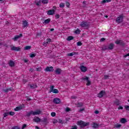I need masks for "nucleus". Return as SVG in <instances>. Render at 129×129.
I'll return each instance as SVG.
<instances>
[{
    "label": "nucleus",
    "instance_id": "obj_41",
    "mask_svg": "<svg viewBox=\"0 0 129 129\" xmlns=\"http://www.w3.org/2000/svg\"><path fill=\"white\" fill-rule=\"evenodd\" d=\"M75 33H76V34H79V33H80V30H79V29H77V30L75 31Z\"/></svg>",
    "mask_w": 129,
    "mask_h": 129
},
{
    "label": "nucleus",
    "instance_id": "obj_58",
    "mask_svg": "<svg viewBox=\"0 0 129 129\" xmlns=\"http://www.w3.org/2000/svg\"><path fill=\"white\" fill-rule=\"evenodd\" d=\"M69 6H70V4H69V3H67V7H69Z\"/></svg>",
    "mask_w": 129,
    "mask_h": 129
},
{
    "label": "nucleus",
    "instance_id": "obj_63",
    "mask_svg": "<svg viewBox=\"0 0 129 129\" xmlns=\"http://www.w3.org/2000/svg\"><path fill=\"white\" fill-rule=\"evenodd\" d=\"M72 98H76V96H72Z\"/></svg>",
    "mask_w": 129,
    "mask_h": 129
},
{
    "label": "nucleus",
    "instance_id": "obj_21",
    "mask_svg": "<svg viewBox=\"0 0 129 129\" xmlns=\"http://www.w3.org/2000/svg\"><path fill=\"white\" fill-rule=\"evenodd\" d=\"M77 54V52H74L70 53L68 54V56H74V55H76Z\"/></svg>",
    "mask_w": 129,
    "mask_h": 129
},
{
    "label": "nucleus",
    "instance_id": "obj_43",
    "mask_svg": "<svg viewBox=\"0 0 129 129\" xmlns=\"http://www.w3.org/2000/svg\"><path fill=\"white\" fill-rule=\"evenodd\" d=\"M71 129H77V125L72 126Z\"/></svg>",
    "mask_w": 129,
    "mask_h": 129
},
{
    "label": "nucleus",
    "instance_id": "obj_37",
    "mask_svg": "<svg viewBox=\"0 0 129 129\" xmlns=\"http://www.w3.org/2000/svg\"><path fill=\"white\" fill-rule=\"evenodd\" d=\"M9 113L10 115H12V116L15 115V112H14L13 111H11Z\"/></svg>",
    "mask_w": 129,
    "mask_h": 129
},
{
    "label": "nucleus",
    "instance_id": "obj_62",
    "mask_svg": "<svg viewBox=\"0 0 129 129\" xmlns=\"http://www.w3.org/2000/svg\"><path fill=\"white\" fill-rule=\"evenodd\" d=\"M36 129H40V128L38 126H35Z\"/></svg>",
    "mask_w": 129,
    "mask_h": 129
},
{
    "label": "nucleus",
    "instance_id": "obj_44",
    "mask_svg": "<svg viewBox=\"0 0 129 129\" xmlns=\"http://www.w3.org/2000/svg\"><path fill=\"white\" fill-rule=\"evenodd\" d=\"M36 71H41L42 68H38L36 69Z\"/></svg>",
    "mask_w": 129,
    "mask_h": 129
},
{
    "label": "nucleus",
    "instance_id": "obj_28",
    "mask_svg": "<svg viewBox=\"0 0 129 129\" xmlns=\"http://www.w3.org/2000/svg\"><path fill=\"white\" fill-rule=\"evenodd\" d=\"M115 127L116 128H119L121 127V124H117L115 125Z\"/></svg>",
    "mask_w": 129,
    "mask_h": 129
},
{
    "label": "nucleus",
    "instance_id": "obj_10",
    "mask_svg": "<svg viewBox=\"0 0 129 129\" xmlns=\"http://www.w3.org/2000/svg\"><path fill=\"white\" fill-rule=\"evenodd\" d=\"M53 102L55 103V104H59V103L61 102V100L59 98H55L53 99Z\"/></svg>",
    "mask_w": 129,
    "mask_h": 129
},
{
    "label": "nucleus",
    "instance_id": "obj_32",
    "mask_svg": "<svg viewBox=\"0 0 129 129\" xmlns=\"http://www.w3.org/2000/svg\"><path fill=\"white\" fill-rule=\"evenodd\" d=\"M42 3V1H38L36 4L37 6H41V4Z\"/></svg>",
    "mask_w": 129,
    "mask_h": 129
},
{
    "label": "nucleus",
    "instance_id": "obj_9",
    "mask_svg": "<svg viewBox=\"0 0 129 129\" xmlns=\"http://www.w3.org/2000/svg\"><path fill=\"white\" fill-rule=\"evenodd\" d=\"M11 50L13 51H20L21 48L19 47L11 46Z\"/></svg>",
    "mask_w": 129,
    "mask_h": 129
},
{
    "label": "nucleus",
    "instance_id": "obj_18",
    "mask_svg": "<svg viewBox=\"0 0 129 129\" xmlns=\"http://www.w3.org/2000/svg\"><path fill=\"white\" fill-rule=\"evenodd\" d=\"M99 125H98V124L93 122L92 124V126L93 127V128H97V127H98Z\"/></svg>",
    "mask_w": 129,
    "mask_h": 129
},
{
    "label": "nucleus",
    "instance_id": "obj_34",
    "mask_svg": "<svg viewBox=\"0 0 129 129\" xmlns=\"http://www.w3.org/2000/svg\"><path fill=\"white\" fill-rule=\"evenodd\" d=\"M46 42L49 44L51 43V42H52V40L51 39V38H47L46 39Z\"/></svg>",
    "mask_w": 129,
    "mask_h": 129
},
{
    "label": "nucleus",
    "instance_id": "obj_25",
    "mask_svg": "<svg viewBox=\"0 0 129 129\" xmlns=\"http://www.w3.org/2000/svg\"><path fill=\"white\" fill-rule=\"evenodd\" d=\"M30 87L31 88H32V89H34L35 88H37V85H35V84H31L30 85Z\"/></svg>",
    "mask_w": 129,
    "mask_h": 129
},
{
    "label": "nucleus",
    "instance_id": "obj_60",
    "mask_svg": "<svg viewBox=\"0 0 129 129\" xmlns=\"http://www.w3.org/2000/svg\"><path fill=\"white\" fill-rule=\"evenodd\" d=\"M56 122H57V120H54V121H53V123H56Z\"/></svg>",
    "mask_w": 129,
    "mask_h": 129
},
{
    "label": "nucleus",
    "instance_id": "obj_19",
    "mask_svg": "<svg viewBox=\"0 0 129 129\" xmlns=\"http://www.w3.org/2000/svg\"><path fill=\"white\" fill-rule=\"evenodd\" d=\"M113 46H114V45L112 43H110L108 46V48H106V49H108L109 50H111L112 49H113Z\"/></svg>",
    "mask_w": 129,
    "mask_h": 129
},
{
    "label": "nucleus",
    "instance_id": "obj_48",
    "mask_svg": "<svg viewBox=\"0 0 129 129\" xmlns=\"http://www.w3.org/2000/svg\"><path fill=\"white\" fill-rule=\"evenodd\" d=\"M94 113L96 114H98L99 113V111L98 110H96Z\"/></svg>",
    "mask_w": 129,
    "mask_h": 129
},
{
    "label": "nucleus",
    "instance_id": "obj_35",
    "mask_svg": "<svg viewBox=\"0 0 129 129\" xmlns=\"http://www.w3.org/2000/svg\"><path fill=\"white\" fill-rule=\"evenodd\" d=\"M9 112H6V113H5L3 115H4V117H7V116H8V115H9Z\"/></svg>",
    "mask_w": 129,
    "mask_h": 129
},
{
    "label": "nucleus",
    "instance_id": "obj_23",
    "mask_svg": "<svg viewBox=\"0 0 129 129\" xmlns=\"http://www.w3.org/2000/svg\"><path fill=\"white\" fill-rule=\"evenodd\" d=\"M55 73H56V74H60L61 73V69H57L55 70Z\"/></svg>",
    "mask_w": 129,
    "mask_h": 129
},
{
    "label": "nucleus",
    "instance_id": "obj_46",
    "mask_svg": "<svg viewBox=\"0 0 129 129\" xmlns=\"http://www.w3.org/2000/svg\"><path fill=\"white\" fill-rule=\"evenodd\" d=\"M82 105H83L82 103H79L78 104V106H82Z\"/></svg>",
    "mask_w": 129,
    "mask_h": 129
},
{
    "label": "nucleus",
    "instance_id": "obj_3",
    "mask_svg": "<svg viewBox=\"0 0 129 129\" xmlns=\"http://www.w3.org/2000/svg\"><path fill=\"white\" fill-rule=\"evenodd\" d=\"M52 92V93H59V91L56 89H54V86H51L50 89V93Z\"/></svg>",
    "mask_w": 129,
    "mask_h": 129
},
{
    "label": "nucleus",
    "instance_id": "obj_24",
    "mask_svg": "<svg viewBox=\"0 0 129 129\" xmlns=\"http://www.w3.org/2000/svg\"><path fill=\"white\" fill-rule=\"evenodd\" d=\"M26 115L27 116H31V115H33V111L27 113Z\"/></svg>",
    "mask_w": 129,
    "mask_h": 129
},
{
    "label": "nucleus",
    "instance_id": "obj_5",
    "mask_svg": "<svg viewBox=\"0 0 129 129\" xmlns=\"http://www.w3.org/2000/svg\"><path fill=\"white\" fill-rule=\"evenodd\" d=\"M54 71V68L53 67H47L46 69H44V71L46 72H52Z\"/></svg>",
    "mask_w": 129,
    "mask_h": 129
},
{
    "label": "nucleus",
    "instance_id": "obj_8",
    "mask_svg": "<svg viewBox=\"0 0 129 129\" xmlns=\"http://www.w3.org/2000/svg\"><path fill=\"white\" fill-rule=\"evenodd\" d=\"M104 94H105V92L104 91H101L99 94H98V97L101 98Z\"/></svg>",
    "mask_w": 129,
    "mask_h": 129
},
{
    "label": "nucleus",
    "instance_id": "obj_52",
    "mask_svg": "<svg viewBox=\"0 0 129 129\" xmlns=\"http://www.w3.org/2000/svg\"><path fill=\"white\" fill-rule=\"evenodd\" d=\"M115 104H116V105H119V101H117L115 102Z\"/></svg>",
    "mask_w": 129,
    "mask_h": 129
},
{
    "label": "nucleus",
    "instance_id": "obj_11",
    "mask_svg": "<svg viewBox=\"0 0 129 129\" xmlns=\"http://www.w3.org/2000/svg\"><path fill=\"white\" fill-rule=\"evenodd\" d=\"M21 37H23V34H20L19 35H16L14 38H13V39L14 40V41H17V40H18V39H20V38H21Z\"/></svg>",
    "mask_w": 129,
    "mask_h": 129
},
{
    "label": "nucleus",
    "instance_id": "obj_6",
    "mask_svg": "<svg viewBox=\"0 0 129 129\" xmlns=\"http://www.w3.org/2000/svg\"><path fill=\"white\" fill-rule=\"evenodd\" d=\"M80 26H81L82 28H86L89 26V24L86 22H83L80 24Z\"/></svg>",
    "mask_w": 129,
    "mask_h": 129
},
{
    "label": "nucleus",
    "instance_id": "obj_26",
    "mask_svg": "<svg viewBox=\"0 0 129 129\" xmlns=\"http://www.w3.org/2000/svg\"><path fill=\"white\" fill-rule=\"evenodd\" d=\"M32 47L31 46H26L24 47V50H30Z\"/></svg>",
    "mask_w": 129,
    "mask_h": 129
},
{
    "label": "nucleus",
    "instance_id": "obj_29",
    "mask_svg": "<svg viewBox=\"0 0 129 129\" xmlns=\"http://www.w3.org/2000/svg\"><path fill=\"white\" fill-rule=\"evenodd\" d=\"M41 3L42 4H48V3H49V1H48V0H42Z\"/></svg>",
    "mask_w": 129,
    "mask_h": 129
},
{
    "label": "nucleus",
    "instance_id": "obj_64",
    "mask_svg": "<svg viewBox=\"0 0 129 129\" xmlns=\"http://www.w3.org/2000/svg\"><path fill=\"white\" fill-rule=\"evenodd\" d=\"M37 36H41V33H38Z\"/></svg>",
    "mask_w": 129,
    "mask_h": 129
},
{
    "label": "nucleus",
    "instance_id": "obj_2",
    "mask_svg": "<svg viewBox=\"0 0 129 129\" xmlns=\"http://www.w3.org/2000/svg\"><path fill=\"white\" fill-rule=\"evenodd\" d=\"M123 20V15H120L117 18L116 20V23H117V24H120V23L122 22Z\"/></svg>",
    "mask_w": 129,
    "mask_h": 129
},
{
    "label": "nucleus",
    "instance_id": "obj_53",
    "mask_svg": "<svg viewBox=\"0 0 129 129\" xmlns=\"http://www.w3.org/2000/svg\"><path fill=\"white\" fill-rule=\"evenodd\" d=\"M127 56H129V53L125 55H124V58H126V57H127Z\"/></svg>",
    "mask_w": 129,
    "mask_h": 129
},
{
    "label": "nucleus",
    "instance_id": "obj_4",
    "mask_svg": "<svg viewBox=\"0 0 129 129\" xmlns=\"http://www.w3.org/2000/svg\"><path fill=\"white\" fill-rule=\"evenodd\" d=\"M83 80H86V85H87V86H90V85L91 84V81H90V80H89V77H84V78H83Z\"/></svg>",
    "mask_w": 129,
    "mask_h": 129
},
{
    "label": "nucleus",
    "instance_id": "obj_22",
    "mask_svg": "<svg viewBox=\"0 0 129 129\" xmlns=\"http://www.w3.org/2000/svg\"><path fill=\"white\" fill-rule=\"evenodd\" d=\"M51 22V19L48 18L44 21V24H49Z\"/></svg>",
    "mask_w": 129,
    "mask_h": 129
},
{
    "label": "nucleus",
    "instance_id": "obj_20",
    "mask_svg": "<svg viewBox=\"0 0 129 129\" xmlns=\"http://www.w3.org/2000/svg\"><path fill=\"white\" fill-rule=\"evenodd\" d=\"M9 65L11 67H14V66H15V63L12 60H10L9 62Z\"/></svg>",
    "mask_w": 129,
    "mask_h": 129
},
{
    "label": "nucleus",
    "instance_id": "obj_7",
    "mask_svg": "<svg viewBox=\"0 0 129 129\" xmlns=\"http://www.w3.org/2000/svg\"><path fill=\"white\" fill-rule=\"evenodd\" d=\"M42 114V111L40 110H36V111H33V115H39Z\"/></svg>",
    "mask_w": 129,
    "mask_h": 129
},
{
    "label": "nucleus",
    "instance_id": "obj_55",
    "mask_svg": "<svg viewBox=\"0 0 129 129\" xmlns=\"http://www.w3.org/2000/svg\"><path fill=\"white\" fill-rule=\"evenodd\" d=\"M104 78H105V79H108V76H104Z\"/></svg>",
    "mask_w": 129,
    "mask_h": 129
},
{
    "label": "nucleus",
    "instance_id": "obj_27",
    "mask_svg": "<svg viewBox=\"0 0 129 129\" xmlns=\"http://www.w3.org/2000/svg\"><path fill=\"white\" fill-rule=\"evenodd\" d=\"M65 7V4L63 3H61L59 4V8H63Z\"/></svg>",
    "mask_w": 129,
    "mask_h": 129
},
{
    "label": "nucleus",
    "instance_id": "obj_57",
    "mask_svg": "<svg viewBox=\"0 0 129 129\" xmlns=\"http://www.w3.org/2000/svg\"><path fill=\"white\" fill-rule=\"evenodd\" d=\"M106 2H107L106 0V1L105 0H103V1H102V4H105V3H106Z\"/></svg>",
    "mask_w": 129,
    "mask_h": 129
},
{
    "label": "nucleus",
    "instance_id": "obj_42",
    "mask_svg": "<svg viewBox=\"0 0 129 129\" xmlns=\"http://www.w3.org/2000/svg\"><path fill=\"white\" fill-rule=\"evenodd\" d=\"M48 43L47 42V41L46 42V41H44V42H43V46H47V45H48Z\"/></svg>",
    "mask_w": 129,
    "mask_h": 129
},
{
    "label": "nucleus",
    "instance_id": "obj_38",
    "mask_svg": "<svg viewBox=\"0 0 129 129\" xmlns=\"http://www.w3.org/2000/svg\"><path fill=\"white\" fill-rule=\"evenodd\" d=\"M13 90V89H8V90H4L5 92H8V91H12Z\"/></svg>",
    "mask_w": 129,
    "mask_h": 129
},
{
    "label": "nucleus",
    "instance_id": "obj_33",
    "mask_svg": "<svg viewBox=\"0 0 129 129\" xmlns=\"http://www.w3.org/2000/svg\"><path fill=\"white\" fill-rule=\"evenodd\" d=\"M71 40H73V37L72 36H69L67 38L68 41H71Z\"/></svg>",
    "mask_w": 129,
    "mask_h": 129
},
{
    "label": "nucleus",
    "instance_id": "obj_17",
    "mask_svg": "<svg viewBox=\"0 0 129 129\" xmlns=\"http://www.w3.org/2000/svg\"><path fill=\"white\" fill-rule=\"evenodd\" d=\"M23 27H24V28H27L28 27V22H27V21H23Z\"/></svg>",
    "mask_w": 129,
    "mask_h": 129
},
{
    "label": "nucleus",
    "instance_id": "obj_45",
    "mask_svg": "<svg viewBox=\"0 0 129 129\" xmlns=\"http://www.w3.org/2000/svg\"><path fill=\"white\" fill-rule=\"evenodd\" d=\"M55 18L56 19H59V18H60V15L59 14H56L55 15Z\"/></svg>",
    "mask_w": 129,
    "mask_h": 129
},
{
    "label": "nucleus",
    "instance_id": "obj_59",
    "mask_svg": "<svg viewBox=\"0 0 129 129\" xmlns=\"http://www.w3.org/2000/svg\"><path fill=\"white\" fill-rule=\"evenodd\" d=\"M104 40H105V39H104V38H101V42H103V41H104Z\"/></svg>",
    "mask_w": 129,
    "mask_h": 129
},
{
    "label": "nucleus",
    "instance_id": "obj_16",
    "mask_svg": "<svg viewBox=\"0 0 129 129\" xmlns=\"http://www.w3.org/2000/svg\"><path fill=\"white\" fill-rule=\"evenodd\" d=\"M120 122H121V123H125V122H127V120H126V119L125 118H121L120 119Z\"/></svg>",
    "mask_w": 129,
    "mask_h": 129
},
{
    "label": "nucleus",
    "instance_id": "obj_1",
    "mask_svg": "<svg viewBox=\"0 0 129 129\" xmlns=\"http://www.w3.org/2000/svg\"><path fill=\"white\" fill-rule=\"evenodd\" d=\"M77 125H79L81 128H83V127L89 125V122H85L82 120H80L77 122Z\"/></svg>",
    "mask_w": 129,
    "mask_h": 129
},
{
    "label": "nucleus",
    "instance_id": "obj_54",
    "mask_svg": "<svg viewBox=\"0 0 129 129\" xmlns=\"http://www.w3.org/2000/svg\"><path fill=\"white\" fill-rule=\"evenodd\" d=\"M24 62H25V63H27V62H28L29 61V60H28V59H24Z\"/></svg>",
    "mask_w": 129,
    "mask_h": 129
},
{
    "label": "nucleus",
    "instance_id": "obj_56",
    "mask_svg": "<svg viewBox=\"0 0 129 129\" xmlns=\"http://www.w3.org/2000/svg\"><path fill=\"white\" fill-rule=\"evenodd\" d=\"M84 108H82V109H81L79 110V111H80V112H81V111H84Z\"/></svg>",
    "mask_w": 129,
    "mask_h": 129
},
{
    "label": "nucleus",
    "instance_id": "obj_36",
    "mask_svg": "<svg viewBox=\"0 0 129 129\" xmlns=\"http://www.w3.org/2000/svg\"><path fill=\"white\" fill-rule=\"evenodd\" d=\"M124 108L126 110H129V106L128 105H125Z\"/></svg>",
    "mask_w": 129,
    "mask_h": 129
},
{
    "label": "nucleus",
    "instance_id": "obj_40",
    "mask_svg": "<svg viewBox=\"0 0 129 129\" xmlns=\"http://www.w3.org/2000/svg\"><path fill=\"white\" fill-rule=\"evenodd\" d=\"M51 116H55L56 115V113L54 112H52L51 113Z\"/></svg>",
    "mask_w": 129,
    "mask_h": 129
},
{
    "label": "nucleus",
    "instance_id": "obj_14",
    "mask_svg": "<svg viewBox=\"0 0 129 129\" xmlns=\"http://www.w3.org/2000/svg\"><path fill=\"white\" fill-rule=\"evenodd\" d=\"M22 109H23V106H20L19 107H16L14 109V110L15 111H19L20 110H22Z\"/></svg>",
    "mask_w": 129,
    "mask_h": 129
},
{
    "label": "nucleus",
    "instance_id": "obj_49",
    "mask_svg": "<svg viewBox=\"0 0 129 129\" xmlns=\"http://www.w3.org/2000/svg\"><path fill=\"white\" fill-rule=\"evenodd\" d=\"M66 111H67V112L70 111V108H67L66 109Z\"/></svg>",
    "mask_w": 129,
    "mask_h": 129
},
{
    "label": "nucleus",
    "instance_id": "obj_30",
    "mask_svg": "<svg viewBox=\"0 0 129 129\" xmlns=\"http://www.w3.org/2000/svg\"><path fill=\"white\" fill-rule=\"evenodd\" d=\"M30 58H34V57H36V54L35 53H31L30 54Z\"/></svg>",
    "mask_w": 129,
    "mask_h": 129
},
{
    "label": "nucleus",
    "instance_id": "obj_15",
    "mask_svg": "<svg viewBox=\"0 0 129 129\" xmlns=\"http://www.w3.org/2000/svg\"><path fill=\"white\" fill-rule=\"evenodd\" d=\"M34 121L35 122H39L41 121V119L39 117H35L33 119Z\"/></svg>",
    "mask_w": 129,
    "mask_h": 129
},
{
    "label": "nucleus",
    "instance_id": "obj_51",
    "mask_svg": "<svg viewBox=\"0 0 129 129\" xmlns=\"http://www.w3.org/2000/svg\"><path fill=\"white\" fill-rule=\"evenodd\" d=\"M12 129H20V128L17 126L14 127Z\"/></svg>",
    "mask_w": 129,
    "mask_h": 129
},
{
    "label": "nucleus",
    "instance_id": "obj_47",
    "mask_svg": "<svg viewBox=\"0 0 129 129\" xmlns=\"http://www.w3.org/2000/svg\"><path fill=\"white\" fill-rule=\"evenodd\" d=\"M26 126H27V124H24L22 126V129L25 128L26 127Z\"/></svg>",
    "mask_w": 129,
    "mask_h": 129
},
{
    "label": "nucleus",
    "instance_id": "obj_61",
    "mask_svg": "<svg viewBox=\"0 0 129 129\" xmlns=\"http://www.w3.org/2000/svg\"><path fill=\"white\" fill-rule=\"evenodd\" d=\"M107 3H109L110 2H111V0H106Z\"/></svg>",
    "mask_w": 129,
    "mask_h": 129
},
{
    "label": "nucleus",
    "instance_id": "obj_31",
    "mask_svg": "<svg viewBox=\"0 0 129 129\" xmlns=\"http://www.w3.org/2000/svg\"><path fill=\"white\" fill-rule=\"evenodd\" d=\"M115 43H116L117 44H121V43H122V41L117 40V41H116Z\"/></svg>",
    "mask_w": 129,
    "mask_h": 129
},
{
    "label": "nucleus",
    "instance_id": "obj_39",
    "mask_svg": "<svg viewBox=\"0 0 129 129\" xmlns=\"http://www.w3.org/2000/svg\"><path fill=\"white\" fill-rule=\"evenodd\" d=\"M82 45V43L80 41L77 42V46H81Z\"/></svg>",
    "mask_w": 129,
    "mask_h": 129
},
{
    "label": "nucleus",
    "instance_id": "obj_13",
    "mask_svg": "<svg viewBox=\"0 0 129 129\" xmlns=\"http://www.w3.org/2000/svg\"><path fill=\"white\" fill-rule=\"evenodd\" d=\"M80 70L82 72H85L86 71H87V68L84 66H82L80 67Z\"/></svg>",
    "mask_w": 129,
    "mask_h": 129
},
{
    "label": "nucleus",
    "instance_id": "obj_12",
    "mask_svg": "<svg viewBox=\"0 0 129 129\" xmlns=\"http://www.w3.org/2000/svg\"><path fill=\"white\" fill-rule=\"evenodd\" d=\"M54 14H55V11L54 10H50L47 12V15L49 16H52Z\"/></svg>",
    "mask_w": 129,
    "mask_h": 129
},
{
    "label": "nucleus",
    "instance_id": "obj_50",
    "mask_svg": "<svg viewBox=\"0 0 129 129\" xmlns=\"http://www.w3.org/2000/svg\"><path fill=\"white\" fill-rule=\"evenodd\" d=\"M118 109H123V107L121 106L118 107Z\"/></svg>",
    "mask_w": 129,
    "mask_h": 129
}]
</instances>
